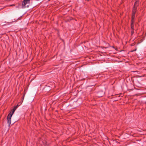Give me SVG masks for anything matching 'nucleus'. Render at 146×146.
<instances>
[{
  "mask_svg": "<svg viewBox=\"0 0 146 146\" xmlns=\"http://www.w3.org/2000/svg\"><path fill=\"white\" fill-rule=\"evenodd\" d=\"M21 4H19L16 6V7L17 8L19 9L21 8Z\"/></svg>",
  "mask_w": 146,
  "mask_h": 146,
  "instance_id": "obj_6",
  "label": "nucleus"
},
{
  "mask_svg": "<svg viewBox=\"0 0 146 146\" xmlns=\"http://www.w3.org/2000/svg\"><path fill=\"white\" fill-rule=\"evenodd\" d=\"M13 115L11 114V112H10L8 115L7 117V123L8 126H9L11 123V119Z\"/></svg>",
  "mask_w": 146,
  "mask_h": 146,
  "instance_id": "obj_3",
  "label": "nucleus"
},
{
  "mask_svg": "<svg viewBox=\"0 0 146 146\" xmlns=\"http://www.w3.org/2000/svg\"><path fill=\"white\" fill-rule=\"evenodd\" d=\"M138 0H137L135 2L134 6L133 9L132 11V21H133V19H135V15L136 11V8L137 5V3Z\"/></svg>",
  "mask_w": 146,
  "mask_h": 146,
  "instance_id": "obj_1",
  "label": "nucleus"
},
{
  "mask_svg": "<svg viewBox=\"0 0 146 146\" xmlns=\"http://www.w3.org/2000/svg\"><path fill=\"white\" fill-rule=\"evenodd\" d=\"M30 3V0H24L22 3V8H24L27 7H29V5Z\"/></svg>",
  "mask_w": 146,
  "mask_h": 146,
  "instance_id": "obj_2",
  "label": "nucleus"
},
{
  "mask_svg": "<svg viewBox=\"0 0 146 146\" xmlns=\"http://www.w3.org/2000/svg\"><path fill=\"white\" fill-rule=\"evenodd\" d=\"M134 33V30H132V31H131V33H132V34H133Z\"/></svg>",
  "mask_w": 146,
  "mask_h": 146,
  "instance_id": "obj_7",
  "label": "nucleus"
},
{
  "mask_svg": "<svg viewBox=\"0 0 146 146\" xmlns=\"http://www.w3.org/2000/svg\"><path fill=\"white\" fill-rule=\"evenodd\" d=\"M135 21V19H133V21H132V19H131V27L132 30H134V27H133V23Z\"/></svg>",
  "mask_w": 146,
  "mask_h": 146,
  "instance_id": "obj_5",
  "label": "nucleus"
},
{
  "mask_svg": "<svg viewBox=\"0 0 146 146\" xmlns=\"http://www.w3.org/2000/svg\"><path fill=\"white\" fill-rule=\"evenodd\" d=\"M19 104H18L16 106L14 107V108H13V110L11 112V114H12V115H13V114L15 111L16 110V109L18 107V106H19Z\"/></svg>",
  "mask_w": 146,
  "mask_h": 146,
  "instance_id": "obj_4",
  "label": "nucleus"
},
{
  "mask_svg": "<svg viewBox=\"0 0 146 146\" xmlns=\"http://www.w3.org/2000/svg\"><path fill=\"white\" fill-rule=\"evenodd\" d=\"M24 96H23V99H24Z\"/></svg>",
  "mask_w": 146,
  "mask_h": 146,
  "instance_id": "obj_9",
  "label": "nucleus"
},
{
  "mask_svg": "<svg viewBox=\"0 0 146 146\" xmlns=\"http://www.w3.org/2000/svg\"><path fill=\"white\" fill-rule=\"evenodd\" d=\"M15 5H10V6H14Z\"/></svg>",
  "mask_w": 146,
  "mask_h": 146,
  "instance_id": "obj_8",
  "label": "nucleus"
}]
</instances>
